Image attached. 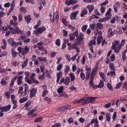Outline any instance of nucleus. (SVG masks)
Returning a JSON list of instances; mask_svg holds the SVG:
<instances>
[{"label": "nucleus", "instance_id": "37998d69", "mask_svg": "<svg viewBox=\"0 0 127 127\" xmlns=\"http://www.w3.org/2000/svg\"><path fill=\"white\" fill-rule=\"evenodd\" d=\"M106 120H107V122H110V121H111V114H106Z\"/></svg>", "mask_w": 127, "mask_h": 127}, {"label": "nucleus", "instance_id": "a19ab883", "mask_svg": "<svg viewBox=\"0 0 127 127\" xmlns=\"http://www.w3.org/2000/svg\"><path fill=\"white\" fill-rule=\"evenodd\" d=\"M61 123H57L55 124L54 125H53L51 127H61Z\"/></svg>", "mask_w": 127, "mask_h": 127}, {"label": "nucleus", "instance_id": "ea45409f", "mask_svg": "<svg viewBox=\"0 0 127 127\" xmlns=\"http://www.w3.org/2000/svg\"><path fill=\"white\" fill-rule=\"evenodd\" d=\"M87 28H88V25H84L82 26V31L83 32H85V30H87Z\"/></svg>", "mask_w": 127, "mask_h": 127}, {"label": "nucleus", "instance_id": "cd10ccee", "mask_svg": "<svg viewBox=\"0 0 127 127\" xmlns=\"http://www.w3.org/2000/svg\"><path fill=\"white\" fill-rule=\"evenodd\" d=\"M109 67L112 71H115V70H116V68H115V65L113 63L110 64Z\"/></svg>", "mask_w": 127, "mask_h": 127}, {"label": "nucleus", "instance_id": "4468645a", "mask_svg": "<svg viewBox=\"0 0 127 127\" xmlns=\"http://www.w3.org/2000/svg\"><path fill=\"white\" fill-rule=\"evenodd\" d=\"M23 79V76L22 75L19 76L17 80V85H21V83H22V79Z\"/></svg>", "mask_w": 127, "mask_h": 127}, {"label": "nucleus", "instance_id": "864d4df0", "mask_svg": "<svg viewBox=\"0 0 127 127\" xmlns=\"http://www.w3.org/2000/svg\"><path fill=\"white\" fill-rule=\"evenodd\" d=\"M62 69V64H60L59 65H58L57 70V71H60Z\"/></svg>", "mask_w": 127, "mask_h": 127}, {"label": "nucleus", "instance_id": "e2e57ef3", "mask_svg": "<svg viewBox=\"0 0 127 127\" xmlns=\"http://www.w3.org/2000/svg\"><path fill=\"white\" fill-rule=\"evenodd\" d=\"M5 95L7 97V99H9V97L10 96V93H9V92H6L5 93Z\"/></svg>", "mask_w": 127, "mask_h": 127}, {"label": "nucleus", "instance_id": "2f4dec72", "mask_svg": "<svg viewBox=\"0 0 127 127\" xmlns=\"http://www.w3.org/2000/svg\"><path fill=\"white\" fill-rule=\"evenodd\" d=\"M97 26L99 29H103V27H104V25L100 23H98L97 24Z\"/></svg>", "mask_w": 127, "mask_h": 127}, {"label": "nucleus", "instance_id": "de8ad7c7", "mask_svg": "<svg viewBox=\"0 0 127 127\" xmlns=\"http://www.w3.org/2000/svg\"><path fill=\"white\" fill-rule=\"evenodd\" d=\"M59 97H64V98H68V95L64 94V93L62 92L60 94Z\"/></svg>", "mask_w": 127, "mask_h": 127}, {"label": "nucleus", "instance_id": "774afa93", "mask_svg": "<svg viewBox=\"0 0 127 127\" xmlns=\"http://www.w3.org/2000/svg\"><path fill=\"white\" fill-rule=\"evenodd\" d=\"M73 35L78 37V30H75V31L72 34Z\"/></svg>", "mask_w": 127, "mask_h": 127}, {"label": "nucleus", "instance_id": "7c9ffc66", "mask_svg": "<svg viewBox=\"0 0 127 127\" xmlns=\"http://www.w3.org/2000/svg\"><path fill=\"white\" fill-rule=\"evenodd\" d=\"M80 76L81 79L85 80L86 79V75H85V73H84V72H81L80 74Z\"/></svg>", "mask_w": 127, "mask_h": 127}, {"label": "nucleus", "instance_id": "4c0bfd02", "mask_svg": "<svg viewBox=\"0 0 127 127\" xmlns=\"http://www.w3.org/2000/svg\"><path fill=\"white\" fill-rule=\"evenodd\" d=\"M107 86L109 90H110V91H113V86H112V84L111 83H108Z\"/></svg>", "mask_w": 127, "mask_h": 127}, {"label": "nucleus", "instance_id": "f257e3e1", "mask_svg": "<svg viewBox=\"0 0 127 127\" xmlns=\"http://www.w3.org/2000/svg\"><path fill=\"white\" fill-rule=\"evenodd\" d=\"M98 69H99V66L96 64L95 68H93L92 71L90 73L89 86L90 87H92V88L94 89V90L96 89H98V88H100L99 84L95 85L94 84V78H95V76H96V74H97V71H98Z\"/></svg>", "mask_w": 127, "mask_h": 127}, {"label": "nucleus", "instance_id": "58836bf2", "mask_svg": "<svg viewBox=\"0 0 127 127\" xmlns=\"http://www.w3.org/2000/svg\"><path fill=\"white\" fill-rule=\"evenodd\" d=\"M90 28H91V29H92V30H95V29L96 28V23L90 24Z\"/></svg>", "mask_w": 127, "mask_h": 127}, {"label": "nucleus", "instance_id": "4be33fe9", "mask_svg": "<svg viewBox=\"0 0 127 127\" xmlns=\"http://www.w3.org/2000/svg\"><path fill=\"white\" fill-rule=\"evenodd\" d=\"M102 40H103V36H99L97 38V44H101V42H102Z\"/></svg>", "mask_w": 127, "mask_h": 127}, {"label": "nucleus", "instance_id": "72a5a7b5", "mask_svg": "<svg viewBox=\"0 0 127 127\" xmlns=\"http://www.w3.org/2000/svg\"><path fill=\"white\" fill-rule=\"evenodd\" d=\"M64 90V87L63 86H61L59 89H58V93H59V94H62Z\"/></svg>", "mask_w": 127, "mask_h": 127}, {"label": "nucleus", "instance_id": "bb28decb", "mask_svg": "<svg viewBox=\"0 0 127 127\" xmlns=\"http://www.w3.org/2000/svg\"><path fill=\"white\" fill-rule=\"evenodd\" d=\"M42 117H39L35 119L34 123H41L42 122Z\"/></svg>", "mask_w": 127, "mask_h": 127}, {"label": "nucleus", "instance_id": "f3484780", "mask_svg": "<svg viewBox=\"0 0 127 127\" xmlns=\"http://www.w3.org/2000/svg\"><path fill=\"white\" fill-rule=\"evenodd\" d=\"M57 82L58 83L60 81V78L62 77V71H60L59 73H57Z\"/></svg>", "mask_w": 127, "mask_h": 127}, {"label": "nucleus", "instance_id": "dca6fc26", "mask_svg": "<svg viewBox=\"0 0 127 127\" xmlns=\"http://www.w3.org/2000/svg\"><path fill=\"white\" fill-rule=\"evenodd\" d=\"M27 63H28V59H26L24 61V62L22 63L21 67L22 69H24L25 68V66L27 65Z\"/></svg>", "mask_w": 127, "mask_h": 127}, {"label": "nucleus", "instance_id": "680f3d73", "mask_svg": "<svg viewBox=\"0 0 127 127\" xmlns=\"http://www.w3.org/2000/svg\"><path fill=\"white\" fill-rule=\"evenodd\" d=\"M30 104H31V102L30 101L27 102L25 105V108L29 107V106H30Z\"/></svg>", "mask_w": 127, "mask_h": 127}, {"label": "nucleus", "instance_id": "0e129e2a", "mask_svg": "<svg viewBox=\"0 0 127 127\" xmlns=\"http://www.w3.org/2000/svg\"><path fill=\"white\" fill-rule=\"evenodd\" d=\"M32 43H37L38 42V40L37 38H34L31 41Z\"/></svg>", "mask_w": 127, "mask_h": 127}, {"label": "nucleus", "instance_id": "a18cd8bd", "mask_svg": "<svg viewBox=\"0 0 127 127\" xmlns=\"http://www.w3.org/2000/svg\"><path fill=\"white\" fill-rule=\"evenodd\" d=\"M99 85L100 88H104V81H103V80H101L100 81V83H99Z\"/></svg>", "mask_w": 127, "mask_h": 127}, {"label": "nucleus", "instance_id": "c03bdc74", "mask_svg": "<svg viewBox=\"0 0 127 127\" xmlns=\"http://www.w3.org/2000/svg\"><path fill=\"white\" fill-rule=\"evenodd\" d=\"M56 44L57 45V46H60V45H61L60 39H58L56 40Z\"/></svg>", "mask_w": 127, "mask_h": 127}, {"label": "nucleus", "instance_id": "0eeeda50", "mask_svg": "<svg viewBox=\"0 0 127 127\" xmlns=\"http://www.w3.org/2000/svg\"><path fill=\"white\" fill-rule=\"evenodd\" d=\"M10 108H11V105H8L6 106L0 107V111H2L3 112H8V111L10 110Z\"/></svg>", "mask_w": 127, "mask_h": 127}, {"label": "nucleus", "instance_id": "c756f323", "mask_svg": "<svg viewBox=\"0 0 127 127\" xmlns=\"http://www.w3.org/2000/svg\"><path fill=\"white\" fill-rule=\"evenodd\" d=\"M108 33L109 34L110 37L113 36V35L115 34V33L113 32V31L112 30V28H111L108 29Z\"/></svg>", "mask_w": 127, "mask_h": 127}, {"label": "nucleus", "instance_id": "bf43d9fd", "mask_svg": "<svg viewBox=\"0 0 127 127\" xmlns=\"http://www.w3.org/2000/svg\"><path fill=\"white\" fill-rule=\"evenodd\" d=\"M108 3H109V0H106L105 2L101 3L100 5L101 6H102V5H106V4H108Z\"/></svg>", "mask_w": 127, "mask_h": 127}, {"label": "nucleus", "instance_id": "39448f33", "mask_svg": "<svg viewBox=\"0 0 127 127\" xmlns=\"http://www.w3.org/2000/svg\"><path fill=\"white\" fill-rule=\"evenodd\" d=\"M65 84V86H69V84L70 83V78L69 77H66L65 79L63 77L60 80V84Z\"/></svg>", "mask_w": 127, "mask_h": 127}, {"label": "nucleus", "instance_id": "f03ea898", "mask_svg": "<svg viewBox=\"0 0 127 127\" xmlns=\"http://www.w3.org/2000/svg\"><path fill=\"white\" fill-rule=\"evenodd\" d=\"M17 50L19 52V54L21 53V55L25 56V55H26V54L29 53L30 48L27 47V46H25L24 48H21L20 47H18Z\"/></svg>", "mask_w": 127, "mask_h": 127}, {"label": "nucleus", "instance_id": "8fccbe9b", "mask_svg": "<svg viewBox=\"0 0 127 127\" xmlns=\"http://www.w3.org/2000/svg\"><path fill=\"white\" fill-rule=\"evenodd\" d=\"M101 13H104L105 11L106 10V7L105 6H101L100 8Z\"/></svg>", "mask_w": 127, "mask_h": 127}, {"label": "nucleus", "instance_id": "aec40b11", "mask_svg": "<svg viewBox=\"0 0 127 127\" xmlns=\"http://www.w3.org/2000/svg\"><path fill=\"white\" fill-rule=\"evenodd\" d=\"M24 18L27 23H29L31 21V18H30V15H26L24 17Z\"/></svg>", "mask_w": 127, "mask_h": 127}, {"label": "nucleus", "instance_id": "a878e982", "mask_svg": "<svg viewBox=\"0 0 127 127\" xmlns=\"http://www.w3.org/2000/svg\"><path fill=\"white\" fill-rule=\"evenodd\" d=\"M92 45H96V41L92 40L89 42L88 43L89 46H92Z\"/></svg>", "mask_w": 127, "mask_h": 127}, {"label": "nucleus", "instance_id": "5701e85b", "mask_svg": "<svg viewBox=\"0 0 127 127\" xmlns=\"http://www.w3.org/2000/svg\"><path fill=\"white\" fill-rule=\"evenodd\" d=\"M24 85H25V88H24V96H26L27 93V90H28L29 87H28V85H27V84H25Z\"/></svg>", "mask_w": 127, "mask_h": 127}, {"label": "nucleus", "instance_id": "4d7b16f0", "mask_svg": "<svg viewBox=\"0 0 127 127\" xmlns=\"http://www.w3.org/2000/svg\"><path fill=\"white\" fill-rule=\"evenodd\" d=\"M15 29H16L15 32H16V33H17V34H19V33H20V32H21V31L20 30V29H19V28H18V27H16L15 28Z\"/></svg>", "mask_w": 127, "mask_h": 127}, {"label": "nucleus", "instance_id": "3c124183", "mask_svg": "<svg viewBox=\"0 0 127 127\" xmlns=\"http://www.w3.org/2000/svg\"><path fill=\"white\" fill-rule=\"evenodd\" d=\"M65 110H66L65 106H63L59 108V112H63V111H65Z\"/></svg>", "mask_w": 127, "mask_h": 127}, {"label": "nucleus", "instance_id": "6e6d98bb", "mask_svg": "<svg viewBox=\"0 0 127 127\" xmlns=\"http://www.w3.org/2000/svg\"><path fill=\"white\" fill-rule=\"evenodd\" d=\"M110 59L111 61H115V59H116V57H115V54H112L110 57Z\"/></svg>", "mask_w": 127, "mask_h": 127}, {"label": "nucleus", "instance_id": "6ab92c4d", "mask_svg": "<svg viewBox=\"0 0 127 127\" xmlns=\"http://www.w3.org/2000/svg\"><path fill=\"white\" fill-rule=\"evenodd\" d=\"M87 8L89 10V12H92L94 9V5H88L87 6Z\"/></svg>", "mask_w": 127, "mask_h": 127}, {"label": "nucleus", "instance_id": "7ed1b4c3", "mask_svg": "<svg viewBox=\"0 0 127 127\" xmlns=\"http://www.w3.org/2000/svg\"><path fill=\"white\" fill-rule=\"evenodd\" d=\"M46 30V28L44 26H42L41 27L37 28L36 30L34 31L35 34L38 35L41 34L43 32H44Z\"/></svg>", "mask_w": 127, "mask_h": 127}, {"label": "nucleus", "instance_id": "9d476101", "mask_svg": "<svg viewBox=\"0 0 127 127\" xmlns=\"http://www.w3.org/2000/svg\"><path fill=\"white\" fill-rule=\"evenodd\" d=\"M36 92H37V89L36 88H33L31 90H30L31 98H33V97H35Z\"/></svg>", "mask_w": 127, "mask_h": 127}, {"label": "nucleus", "instance_id": "a211bd4d", "mask_svg": "<svg viewBox=\"0 0 127 127\" xmlns=\"http://www.w3.org/2000/svg\"><path fill=\"white\" fill-rule=\"evenodd\" d=\"M14 2L15 0H13L11 3V7L10 10H9V12H11V11L13 10V8H14V6H15V3Z\"/></svg>", "mask_w": 127, "mask_h": 127}, {"label": "nucleus", "instance_id": "338daca9", "mask_svg": "<svg viewBox=\"0 0 127 127\" xmlns=\"http://www.w3.org/2000/svg\"><path fill=\"white\" fill-rule=\"evenodd\" d=\"M66 59H67V61L68 62H70V61H71V57H70V56H69V55H66Z\"/></svg>", "mask_w": 127, "mask_h": 127}, {"label": "nucleus", "instance_id": "5fc2aeb1", "mask_svg": "<svg viewBox=\"0 0 127 127\" xmlns=\"http://www.w3.org/2000/svg\"><path fill=\"white\" fill-rule=\"evenodd\" d=\"M116 118H117V112H115L112 116V119L113 120V121H115Z\"/></svg>", "mask_w": 127, "mask_h": 127}, {"label": "nucleus", "instance_id": "69168bd1", "mask_svg": "<svg viewBox=\"0 0 127 127\" xmlns=\"http://www.w3.org/2000/svg\"><path fill=\"white\" fill-rule=\"evenodd\" d=\"M24 102H26V98H20L19 100L20 103H24Z\"/></svg>", "mask_w": 127, "mask_h": 127}, {"label": "nucleus", "instance_id": "9b49d317", "mask_svg": "<svg viewBox=\"0 0 127 127\" xmlns=\"http://www.w3.org/2000/svg\"><path fill=\"white\" fill-rule=\"evenodd\" d=\"M79 13V11H75L74 12H72L70 14V19L72 20L76 19V17L78 14Z\"/></svg>", "mask_w": 127, "mask_h": 127}, {"label": "nucleus", "instance_id": "603ef678", "mask_svg": "<svg viewBox=\"0 0 127 127\" xmlns=\"http://www.w3.org/2000/svg\"><path fill=\"white\" fill-rule=\"evenodd\" d=\"M24 43H29L30 42V38H25V39L23 40Z\"/></svg>", "mask_w": 127, "mask_h": 127}, {"label": "nucleus", "instance_id": "c9c22d12", "mask_svg": "<svg viewBox=\"0 0 127 127\" xmlns=\"http://www.w3.org/2000/svg\"><path fill=\"white\" fill-rule=\"evenodd\" d=\"M99 75L103 80H105V79H106V75L104 74V73L100 72Z\"/></svg>", "mask_w": 127, "mask_h": 127}, {"label": "nucleus", "instance_id": "1a4fd4ad", "mask_svg": "<svg viewBox=\"0 0 127 127\" xmlns=\"http://www.w3.org/2000/svg\"><path fill=\"white\" fill-rule=\"evenodd\" d=\"M8 42L11 45V46H13V47H17V44L15 42H14V39L13 38H10L8 40Z\"/></svg>", "mask_w": 127, "mask_h": 127}, {"label": "nucleus", "instance_id": "423d86ee", "mask_svg": "<svg viewBox=\"0 0 127 127\" xmlns=\"http://www.w3.org/2000/svg\"><path fill=\"white\" fill-rule=\"evenodd\" d=\"M83 40H84V34L83 33H80L78 36H77V45H81Z\"/></svg>", "mask_w": 127, "mask_h": 127}, {"label": "nucleus", "instance_id": "79ce46f5", "mask_svg": "<svg viewBox=\"0 0 127 127\" xmlns=\"http://www.w3.org/2000/svg\"><path fill=\"white\" fill-rule=\"evenodd\" d=\"M69 39L70 41H72V40H74L75 39V36L73 34H70L69 35Z\"/></svg>", "mask_w": 127, "mask_h": 127}, {"label": "nucleus", "instance_id": "20e7f679", "mask_svg": "<svg viewBox=\"0 0 127 127\" xmlns=\"http://www.w3.org/2000/svg\"><path fill=\"white\" fill-rule=\"evenodd\" d=\"M97 99V97H87L86 99H85V101L82 103V105H85V104H89V103H94L95 100Z\"/></svg>", "mask_w": 127, "mask_h": 127}, {"label": "nucleus", "instance_id": "f8f14e48", "mask_svg": "<svg viewBox=\"0 0 127 127\" xmlns=\"http://www.w3.org/2000/svg\"><path fill=\"white\" fill-rule=\"evenodd\" d=\"M87 13H88V9H87V8H84V9L81 12V17H84V15H86Z\"/></svg>", "mask_w": 127, "mask_h": 127}, {"label": "nucleus", "instance_id": "09e8293b", "mask_svg": "<svg viewBox=\"0 0 127 127\" xmlns=\"http://www.w3.org/2000/svg\"><path fill=\"white\" fill-rule=\"evenodd\" d=\"M20 10L23 13H25L26 12V8H25V7H21L20 8Z\"/></svg>", "mask_w": 127, "mask_h": 127}, {"label": "nucleus", "instance_id": "49530a36", "mask_svg": "<svg viewBox=\"0 0 127 127\" xmlns=\"http://www.w3.org/2000/svg\"><path fill=\"white\" fill-rule=\"evenodd\" d=\"M63 33L64 36H68V32H67V31H66V30L63 29Z\"/></svg>", "mask_w": 127, "mask_h": 127}, {"label": "nucleus", "instance_id": "052dcab7", "mask_svg": "<svg viewBox=\"0 0 127 127\" xmlns=\"http://www.w3.org/2000/svg\"><path fill=\"white\" fill-rule=\"evenodd\" d=\"M45 101H47L49 104H50L51 103V98L46 97L45 98Z\"/></svg>", "mask_w": 127, "mask_h": 127}, {"label": "nucleus", "instance_id": "412c9836", "mask_svg": "<svg viewBox=\"0 0 127 127\" xmlns=\"http://www.w3.org/2000/svg\"><path fill=\"white\" fill-rule=\"evenodd\" d=\"M38 59L40 62H46V58L39 57L38 58Z\"/></svg>", "mask_w": 127, "mask_h": 127}, {"label": "nucleus", "instance_id": "ddd939ff", "mask_svg": "<svg viewBox=\"0 0 127 127\" xmlns=\"http://www.w3.org/2000/svg\"><path fill=\"white\" fill-rule=\"evenodd\" d=\"M111 11H112V8H109L105 15L107 16V18H111L112 16V13H111Z\"/></svg>", "mask_w": 127, "mask_h": 127}, {"label": "nucleus", "instance_id": "2eb2a0df", "mask_svg": "<svg viewBox=\"0 0 127 127\" xmlns=\"http://www.w3.org/2000/svg\"><path fill=\"white\" fill-rule=\"evenodd\" d=\"M11 56L12 58H14L17 56V52H16L15 50H14V49L12 48L11 50Z\"/></svg>", "mask_w": 127, "mask_h": 127}, {"label": "nucleus", "instance_id": "b1692460", "mask_svg": "<svg viewBox=\"0 0 127 127\" xmlns=\"http://www.w3.org/2000/svg\"><path fill=\"white\" fill-rule=\"evenodd\" d=\"M69 76L70 77L71 81L73 82V81H75V75H74V73L70 72L69 74Z\"/></svg>", "mask_w": 127, "mask_h": 127}, {"label": "nucleus", "instance_id": "e433bc0d", "mask_svg": "<svg viewBox=\"0 0 127 127\" xmlns=\"http://www.w3.org/2000/svg\"><path fill=\"white\" fill-rule=\"evenodd\" d=\"M91 72H85V79L87 81H89V79H90V74Z\"/></svg>", "mask_w": 127, "mask_h": 127}, {"label": "nucleus", "instance_id": "c85d7f7f", "mask_svg": "<svg viewBox=\"0 0 127 127\" xmlns=\"http://www.w3.org/2000/svg\"><path fill=\"white\" fill-rule=\"evenodd\" d=\"M23 87L22 86H20L19 90L18 91V94H21V95H22L23 94Z\"/></svg>", "mask_w": 127, "mask_h": 127}, {"label": "nucleus", "instance_id": "393cba45", "mask_svg": "<svg viewBox=\"0 0 127 127\" xmlns=\"http://www.w3.org/2000/svg\"><path fill=\"white\" fill-rule=\"evenodd\" d=\"M36 110H37V109L36 108H34V109H32L30 111H29L28 112V116H29L30 115H31L32 114H33L35 111H36Z\"/></svg>", "mask_w": 127, "mask_h": 127}, {"label": "nucleus", "instance_id": "473e14b6", "mask_svg": "<svg viewBox=\"0 0 127 127\" xmlns=\"http://www.w3.org/2000/svg\"><path fill=\"white\" fill-rule=\"evenodd\" d=\"M85 70L87 73H91V67H89L87 65H85Z\"/></svg>", "mask_w": 127, "mask_h": 127}, {"label": "nucleus", "instance_id": "13d9d810", "mask_svg": "<svg viewBox=\"0 0 127 127\" xmlns=\"http://www.w3.org/2000/svg\"><path fill=\"white\" fill-rule=\"evenodd\" d=\"M47 94H48V91L47 90H44L43 92V94L42 95V97H45V96H46V95H47Z\"/></svg>", "mask_w": 127, "mask_h": 127}, {"label": "nucleus", "instance_id": "f704fd0d", "mask_svg": "<svg viewBox=\"0 0 127 127\" xmlns=\"http://www.w3.org/2000/svg\"><path fill=\"white\" fill-rule=\"evenodd\" d=\"M65 3L66 4V5L69 6V5H71V4H72V1L71 0H66L65 1Z\"/></svg>", "mask_w": 127, "mask_h": 127}, {"label": "nucleus", "instance_id": "6e6552de", "mask_svg": "<svg viewBox=\"0 0 127 127\" xmlns=\"http://www.w3.org/2000/svg\"><path fill=\"white\" fill-rule=\"evenodd\" d=\"M58 14H59V12L57 11H56L54 14L53 21L55 24H57V23H58V19H59V15H58Z\"/></svg>", "mask_w": 127, "mask_h": 127}]
</instances>
